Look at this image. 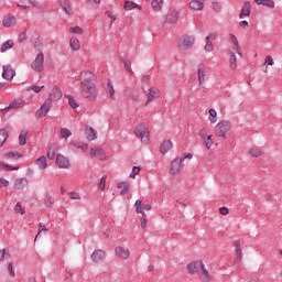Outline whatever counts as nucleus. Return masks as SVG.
<instances>
[{
	"instance_id": "f257e3e1",
	"label": "nucleus",
	"mask_w": 282,
	"mask_h": 282,
	"mask_svg": "<svg viewBox=\"0 0 282 282\" xmlns=\"http://www.w3.org/2000/svg\"><path fill=\"white\" fill-rule=\"evenodd\" d=\"M96 74L91 73L90 70H84L80 73L79 80H80V89L84 98L88 102L96 101L98 98V89H96Z\"/></svg>"
},
{
	"instance_id": "f03ea898",
	"label": "nucleus",
	"mask_w": 282,
	"mask_h": 282,
	"mask_svg": "<svg viewBox=\"0 0 282 282\" xmlns=\"http://www.w3.org/2000/svg\"><path fill=\"white\" fill-rule=\"evenodd\" d=\"M232 129V123L228 120H223L216 124L215 133L217 138H223V140H226V133Z\"/></svg>"
},
{
	"instance_id": "7ed1b4c3",
	"label": "nucleus",
	"mask_w": 282,
	"mask_h": 282,
	"mask_svg": "<svg viewBox=\"0 0 282 282\" xmlns=\"http://www.w3.org/2000/svg\"><path fill=\"white\" fill-rule=\"evenodd\" d=\"M177 45H178V50H191V47L195 45V36L183 35L182 37H180Z\"/></svg>"
},
{
	"instance_id": "20e7f679",
	"label": "nucleus",
	"mask_w": 282,
	"mask_h": 282,
	"mask_svg": "<svg viewBox=\"0 0 282 282\" xmlns=\"http://www.w3.org/2000/svg\"><path fill=\"white\" fill-rule=\"evenodd\" d=\"M134 133L137 138H141V142H143V144H149V128L147 127V124H139Z\"/></svg>"
},
{
	"instance_id": "39448f33",
	"label": "nucleus",
	"mask_w": 282,
	"mask_h": 282,
	"mask_svg": "<svg viewBox=\"0 0 282 282\" xmlns=\"http://www.w3.org/2000/svg\"><path fill=\"white\" fill-rule=\"evenodd\" d=\"M43 63H45V55L43 52H40L35 59L31 63V69H33V72H43V69H45Z\"/></svg>"
},
{
	"instance_id": "423d86ee",
	"label": "nucleus",
	"mask_w": 282,
	"mask_h": 282,
	"mask_svg": "<svg viewBox=\"0 0 282 282\" xmlns=\"http://www.w3.org/2000/svg\"><path fill=\"white\" fill-rule=\"evenodd\" d=\"M50 109H52V99H45L44 104L35 112V118H37V120H41V118H45V116L50 113Z\"/></svg>"
},
{
	"instance_id": "0eeeda50",
	"label": "nucleus",
	"mask_w": 282,
	"mask_h": 282,
	"mask_svg": "<svg viewBox=\"0 0 282 282\" xmlns=\"http://www.w3.org/2000/svg\"><path fill=\"white\" fill-rule=\"evenodd\" d=\"M14 76H17V70L12 68V65L9 64V65L2 66V78L4 80H12Z\"/></svg>"
},
{
	"instance_id": "6e6552de",
	"label": "nucleus",
	"mask_w": 282,
	"mask_h": 282,
	"mask_svg": "<svg viewBox=\"0 0 282 282\" xmlns=\"http://www.w3.org/2000/svg\"><path fill=\"white\" fill-rule=\"evenodd\" d=\"M10 133H12V126L7 124L4 128L0 129V147L6 144L8 138H10Z\"/></svg>"
},
{
	"instance_id": "1a4fd4ad",
	"label": "nucleus",
	"mask_w": 282,
	"mask_h": 282,
	"mask_svg": "<svg viewBox=\"0 0 282 282\" xmlns=\"http://www.w3.org/2000/svg\"><path fill=\"white\" fill-rule=\"evenodd\" d=\"M23 105L21 99H15L8 107L1 109V113H8V111H12L13 109H23Z\"/></svg>"
},
{
	"instance_id": "9d476101",
	"label": "nucleus",
	"mask_w": 282,
	"mask_h": 282,
	"mask_svg": "<svg viewBox=\"0 0 282 282\" xmlns=\"http://www.w3.org/2000/svg\"><path fill=\"white\" fill-rule=\"evenodd\" d=\"M204 267V262L202 261H194L187 264V270L189 274H197L199 270Z\"/></svg>"
},
{
	"instance_id": "9b49d317",
	"label": "nucleus",
	"mask_w": 282,
	"mask_h": 282,
	"mask_svg": "<svg viewBox=\"0 0 282 282\" xmlns=\"http://www.w3.org/2000/svg\"><path fill=\"white\" fill-rule=\"evenodd\" d=\"M55 164H57L58 169H69L70 166L69 159L62 154L56 155Z\"/></svg>"
},
{
	"instance_id": "f8f14e48",
	"label": "nucleus",
	"mask_w": 282,
	"mask_h": 282,
	"mask_svg": "<svg viewBox=\"0 0 282 282\" xmlns=\"http://www.w3.org/2000/svg\"><path fill=\"white\" fill-rule=\"evenodd\" d=\"M105 257H107V253L102 251V249L95 250L91 254V261L94 263H100L105 261Z\"/></svg>"
},
{
	"instance_id": "ddd939ff",
	"label": "nucleus",
	"mask_w": 282,
	"mask_h": 282,
	"mask_svg": "<svg viewBox=\"0 0 282 282\" xmlns=\"http://www.w3.org/2000/svg\"><path fill=\"white\" fill-rule=\"evenodd\" d=\"M63 98V90L58 88V86H55L52 91L50 93V96L46 100H51V105L53 100H61Z\"/></svg>"
},
{
	"instance_id": "4468645a",
	"label": "nucleus",
	"mask_w": 282,
	"mask_h": 282,
	"mask_svg": "<svg viewBox=\"0 0 282 282\" xmlns=\"http://www.w3.org/2000/svg\"><path fill=\"white\" fill-rule=\"evenodd\" d=\"M180 166H182V159L176 158L171 163L170 173L172 175H180Z\"/></svg>"
},
{
	"instance_id": "2eb2a0df",
	"label": "nucleus",
	"mask_w": 282,
	"mask_h": 282,
	"mask_svg": "<svg viewBox=\"0 0 282 282\" xmlns=\"http://www.w3.org/2000/svg\"><path fill=\"white\" fill-rule=\"evenodd\" d=\"M115 254H116L117 257H119V259H129V257H130L129 249H126V248L122 247V246L116 247V249H115Z\"/></svg>"
},
{
	"instance_id": "dca6fc26",
	"label": "nucleus",
	"mask_w": 282,
	"mask_h": 282,
	"mask_svg": "<svg viewBox=\"0 0 282 282\" xmlns=\"http://www.w3.org/2000/svg\"><path fill=\"white\" fill-rule=\"evenodd\" d=\"M251 12H252V4L250 3V1H246L241 9L239 18L246 19V17H250Z\"/></svg>"
},
{
	"instance_id": "f3484780",
	"label": "nucleus",
	"mask_w": 282,
	"mask_h": 282,
	"mask_svg": "<svg viewBox=\"0 0 282 282\" xmlns=\"http://www.w3.org/2000/svg\"><path fill=\"white\" fill-rule=\"evenodd\" d=\"M159 97H160V89H158L155 87H151L150 93L148 95V100L145 102V107L149 105V102H153Z\"/></svg>"
},
{
	"instance_id": "a211bd4d",
	"label": "nucleus",
	"mask_w": 282,
	"mask_h": 282,
	"mask_svg": "<svg viewBox=\"0 0 282 282\" xmlns=\"http://www.w3.org/2000/svg\"><path fill=\"white\" fill-rule=\"evenodd\" d=\"M2 25L4 28H12V25H17V18L12 13H9L3 18Z\"/></svg>"
},
{
	"instance_id": "6ab92c4d",
	"label": "nucleus",
	"mask_w": 282,
	"mask_h": 282,
	"mask_svg": "<svg viewBox=\"0 0 282 282\" xmlns=\"http://www.w3.org/2000/svg\"><path fill=\"white\" fill-rule=\"evenodd\" d=\"M90 155H91V158H96V155H98V158L101 162H105L107 160V155L105 154V150H102L100 148H98L96 150L94 148H91L90 149Z\"/></svg>"
},
{
	"instance_id": "aec40b11",
	"label": "nucleus",
	"mask_w": 282,
	"mask_h": 282,
	"mask_svg": "<svg viewBox=\"0 0 282 282\" xmlns=\"http://www.w3.org/2000/svg\"><path fill=\"white\" fill-rule=\"evenodd\" d=\"M59 7L69 17H72V14H74V10L72 9V6L69 4V0H59Z\"/></svg>"
},
{
	"instance_id": "412c9836",
	"label": "nucleus",
	"mask_w": 282,
	"mask_h": 282,
	"mask_svg": "<svg viewBox=\"0 0 282 282\" xmlns=\"http://www.w3.org/2000/svg\"><path fill=\"white\" fill-rule=\"evenodd\" d=\"M85 135L89 140V142H93V140L97 138L98 132L93 127L86 126Z\"/></svg>"
},
{
	"instance_id": "4be33fe9",
	"label": "nucleus",
	"mask_w": 282,
	"mask_h": 282,
	"mask_svg": "<svg viewBox=\"0 0 282 282\" xmlns=\"http://www.w3.org/2000/svg\"><path fill=\"white\" fill-rule=\"evenodd\" d=\"M229 36H230L232 50H235V52H237V54H238V56H240V58H243V53H241L239 51V41H237V36H235V34H229Z\"/></svg>"
},
{
	"instance_id": "5701e85b",
	"label": "nucleus",
	"mask_w": 282,
	"mask_h": 282,
	"mask_svg": "<svg viewBox=\"0 0 282 282\" xmlns=\"http://www.w3.org/2000/svg\"><path fill=\"white\" fill-rule=\"evenodd\" d=\"M178 20H180V13L177 12V10H173L170 14L166 15L165 23L173 25V23H175Z\"/></svg>"
},
{
	"instance_id": "b1692460",
	"label": "nucleus",
	"mask_w": 282,
	"mask_h": 282,
	"mask_svg": "<svg viewBox=\"0 0 282 282\" xmlns=\"http://www.w3.org/2000/svg\"><path fill=\"white\" fill-rule=\"evenodd\" d=\"M171 149H173V142L171 140H164L160 145V151L163 155H165V153H169Z\"/></svg>"
},
{
	"instance_id": "393cba45",
	"label": "nucleus",
	"mask_w": 282,
	"mask_h": 282,
	"mask_svg": "<svg viewBox=\"0 0 282 282\" xmlns=\"http://www.w3.org/2000/svg\"><path fill=\"white\" fill-rule=\"evenodd\" d=\"M123 10L129 11V10H142V6L131 1V0H126L123 4Z\"/></svg>"
},
{
	"instance_id": "a878e982",
	"label": "nucleus",
	"mask_w": 282,
	"mask_h": 282,
	"mask_svg": "<svg viewBox=\"0 0 282 282\" xmlns=\"http://www.w3.org/2000/svg\"><path fill=\"white\" fill-rule=\"evenodd\" d=\"M31 41H32L33 47H34V50H36V52H39V53L43 52V42L41 41V36L35 34L34 39H32Z\"/></svg>"
},
{
	"instance_id": "bb28decb",
	"label": "nucleus",
	"mask_w": 282,
	"mask_h": 282,
	"mask_svg": "<svg viewBox=\"0 0 282 282\" xmlns=\"http://www.w3.org/2000/svg\"><path fill=\"white\" fill-rule=\"evenodd\" d=\"M104 89L107 91V94H110V98L112 100H116V90L113 89V84L109 79L107 84H104Z\"/></svg>"
},
{
	"instance_id": "cd10ccee",
	"label": "nucleus",
	"mask_w": 282,
	"mask_h": 282,
	"mask_svg": "<svg viewBox=\"0 0 282 282\" xmlns=\"http://www.w3.org/2000/svg\"><path fill=\"white\" fill-rule=\"evenodd\" d=\"M206 65L204 64H198V83L202 85L204 80H206Z\"/></svg>"
},
{
	"instance_id": "c85d7f7f",
	"label": "nucleus",
	"mask_w": 282,
	"mask_h": 282,
	"mask_svg": "<svg viewBox=\"0 0 282 282\" xmlns=\"http://www.w3.org/2000/svg\"><path fill=\"white\" fill-rule=\"evenodd\" d=\"M35 164L41 169V171H45V169H47V158L45 155L40 156L36 159Z\"/></svg>"
},
{
	"instance_id": "c756f323",
	"label": "nucleus",
	"mask_w": 282,
	"mask_h": 282,
	"mask_svg": "<svg viewBox=\"0 0 282 282\" xmlns=\"http://www.w3.org/2000/svg\"><path fill=\"white\" fill-rule=\"evenodd\" d=\"M189 8L191 10H194V11L204 10V2L199 0H192L189 2Z\"/></svg>"
},
{
	"instance_id": "7c9ffc66",
	"label": "nucleus",
	"mask_w": 282,
	"mask_h": 282,
	"mask_svg": "<svg viewBox=\"0 0 282 282\" xmlns=\"http://www.w3.org/2000/svg\"><path fill=\"white\" fill-rule=\"evenodd\" d=\"M25 186H28V178H18L14 183L15 191H22Z\"/></svg>"
},
{
	"instance_id": "2f4dec72",
	"label": "nucleus",
	"mask_w": 282,
	"mask_h": 282,
	"mask_svg": "<svg viewBox=\"0 0 282 282\" xmlns=\"http://www.w3.org/2000/svg\"><path fill=\"white\" fill-rule=\"evenodd\" d=\"M202 272L199 273V279L203 282H210V274L208 273V270H206V268L203 267L200 268Z\"/></svg>"
},
{
	"instance_id": "473e14b6",
	"label": "nucleus",
	"mask_w": 282,
	"mask_h": 282,
	"mask_svg": "<svg viewBox=\"0 0 282 282\" xmlns=\"http://www.w3.org/2000/svg\"><path fill=\"white\" fill-rule=\"evenodd\" d=\"M229 65L231 69H237V55H235V52L229 51Z\"/></svg>"
},
{
	"instance_id": "72a5a7b5",
	"label": "nucleus",
	"mask_w": 282,
	"mask_h": 282,
	"mask_svg": "<svg viewBox=\"0 0 282 282\" xmlns=\"http://www.w3.org/2000/svg\"><path fill=\"white\" fill-rule=\"evenodd\" d=\"M69 45L73 52H78V50H80V41L77 37H70Z\"/></svg>"
},
{
	"instance_id": "f704fd0d",
	"label": "nucleus",
	"mask_w": 282,
	"mask_h": 282,
	"mask_svg": "<svg viewBox=\"0 0 282 282\" xmlns=\"http://www.w3.org/2000/svg\"><path fill=\"white\" fill-rule=\"evenodd\" d=\"M72 147L75 149H82V151H87V149H89V144L80 141H73Z\"/></svg>"
},
{
	"instance_id": "c9c22d12",
	"label": "nucleus",
	"mask_w": 282,
	"mask_h": 282,
	"mask_svg": "<svg viewBox=\"0 0 282 282\" xmlns=\"http://www.w3.org/2000/svg\"><path fill=\"white\" fill-rule=\"evenodd\" d=\"M26 138H28V130H22L19 135L20 147H25V144L28 143Z\"/></svg>"
},
{
	"instance_id": "e433bc0d",
	"label": "nucleus",
	"mask_w": 282,
	"mask_h": 282,
	"mask_svg": "<svg viewBox=\"0 0 282 282\" xmlns=\"http://www.w3.org/2000/svg\"><path fill=\"white\" fill-rule=\"evenodd\" d=\"M120 61L121 63H123L126 72H128V74H133V69H131V59L120 58Z\"/></svg>"
},
{
	"instance_id": "4c0bfd02",
	"label": "nucleus",
	"mask_w": 282,
	"mask_h": 282,
	"mask_svg": "<svg viewBox=\"0 0 282 282\" xmlns=\"http://www.w3.org/2000/svg\"><path fill=\"white\" fill-rule=\"evenodd\" d=\"M64 97L67 98L69 107H72V109H78V102L76 101L74 96H72V95H64Z\"/></svg>"
},
{
	"instance_id": "58836bf2",
	"label": "nucleus",
	"mask_w": 282,
	"mask_h": 282,
	"mask_svg": "<svg viewBox=\"0 0 282 282\" xmlns=\"http://www.w3.org/2000/svg\"><path fill=\"white\" fill-rule=\"evenodd\" d=\"M257 6H267V8H274V2L272 0H254Z\"/></svg>"
},
{
	"instance_id": "ea45409f",
	"label": "nucleus",
	"mask_w": 282,
	"mask_h": 282,
	"mask_svg": "<svg viewBox=\"0 0 282 282\" xmlns=\"http://www.w3.org/2000/svg\"><path fill=\"white\" fill-rule=\"evenodd\" d=\"M162 3H164V0H152L151 6L155 12H160L162 10Z\"/></svg>"
},
{
	"instance_id": "a19ab883",
	"label": "nucleus",
	"mask_w": 282,
	"mask_h": 282,
	"mask_svg": "<svg viewBox=\"0 0 282 282\" xmlns=\"http://www.w3.org/2000/svg\"><path fill=\"white\" fill-rule=\"evenodd\" d=\"M14 47V41L8 40L1 46V52H8V50H12Z\"/></svg>"
},
{
	"instance_id": "79ce46f5",
	"label": "nucleus",
	"mask_w": 282,
	"mask_h": 282,
	"mask_svg": "<svg viewBox=\"0 0 282 282\" xmlns=\"http://www.w3.org/2000/svg\"><path fill=\"white\" fill-rule=\"evenodd\" d=\"M122 186H123V188H122ZM117 188H122L120 191V195H127V193H129V185L124 182H119L117 184Z\"/></svg>"
},
{
	"instance_id": "37998d69",
	"label": "nucleus",
	"mask_w": 282,
	"mask_h": 282,
	"mask_svg": "<svg viewBox=\"0 0 282 282\" xmlns=\"http://www.w3.org/2000/svg\"><path fill=\"white\" fill-rule=\"evenodd\" d=\"M236 259H235V265H239L241 263V259H243V252L241 251V248L236 249Z\"/></svg>"
},
{
	"instance_id": "c03bdc74",
	"label": "nucleus",
	"mask_w": 282,
	"mask_h": 282,
	"mask_svg": "<svg viewBox=\"0 0 282 282\" xmlns=\"http://www.w3.org/2000/svg\"><path fill=\"white\" fill-rule=\"evenodd\" d=\"M72 135V131L67 128H61L59 130V138H64L65 140H67V138H69Z\"/></svg>"
},
{
	"instance_id": "a18cd8bd",
	"label": "nucleus",
	"mask_w": 282,
	"mask_h": 282,
	"mask_svg": "<svg viewBox=\"0 0 282 282\" xmlns=\"http://www.w3.org/2000/svg\"><path fill=\"white\" fill-rule=\"evenodd\" d=\"M4 155H6V158H7L8 160H10V159L19 160V159L23 158V154H21V153H19V152H8V153H6Z\"/></svg>"
},
{
	"instance_id": "49530a36",
	"label": "nucleus",
	"mask_w": 282,
	"mask_h": 282,
	"mask_svg": "<svg viewBox=\"0 0 282 282\" xmlns=\"http://www.w3.org/2000/svg\"><path fill=\"white\" fill-rule=\"evenodd\" d=\"M47 158L48 160H55L56 159V148L54 145H51L47 150Z\"/></svg>"
},
{
	"instance_id": "de8ad7c7",
	"label": "nucleus",
	"mask_w": 282,
	"mask_h": 282,
	"mask_svg": "<svg viewBox=\"0 0 282 282\" xmlns=\"http://www.w3.org/2000/svg\"><path fill=\"white\" fill-rule=\"evenodd\" d=\"M45 86H36V85H31L26 87V91H34L35 94H41L42 89H44Z\"/></svg>"
},
{
	"instance_id": "09e8293b",
	"label": "nucleus",
	"mask_w": 282,
	"mask_h": 282,
	"mask_svg": "<svg viewBox=\"0 0 282 282\" xmlns=\"http://www.w3.org/2000/svg\"><path fill=\"white\" fill-rule=\"evenodd\" d=\"M209 121L212 124H215L217 122V111L215 109H209Z\"/></svg>"
},
{
	"instance_id": "8fccbe9b",
	"label": "nucleus",
	"mask_w": 282,
	"mask_h": 282,
	"mask_svg": "<svg viewBox=\"0 0 282 282\" xmlns=\"http://www.w3.org/2000/svg\"><path fill=\"white\" fill-rule=\"evenodd\" d=\"M249 153L252 155V158H261V155H263V151L259 149H250Z\"/></svg>"
},
{
	"instance_id": "3c124183",
	"label": "nucleus",
	"mask_w": 282,
	"mask_h": 282,
	"mask_svg": "<svg viewBox=\"0 0 282 282\" xmlns=\"http://www.w3.org/2000/svg\"><path fill=\"white\" fill-rule=\"evenodd\" d=\"M46 199L44 200V205L46 208H52V205L54 204V197L45 195Z\"/></svg>"
},
{
	"instance_id": "603ef678",
	"label": "nucleus",
	"mask_w": 282,
	"mask_h": 282,
	"mask_svg": "<svg viewBox=\"0 0 282 282\" xmlns=\"http://www.w3.org/2000/svg\"><path fill=\"white\" fill-rule=\"evenodd\" d=\"M147 224H149V218H147L145 213H142V217H141V228H142V230L147 229Z\"/></svg>"
},
{
	"instance_id": "864d4df0",
	"label": "nucleus",
	"mask_w": 282,
	"mask_h": 282,
	"mask_svg": "<svg viewBox=\"0 0 282 282\" xmlns=\"http://www.w3.org/2000/svg\"><path fill=\"white\" fill-rule=\"evenodd\" d=\"M0 169H7V171H19V167H14L8 163H0Z\"/></svg>"
},
{
	"instance_id": "5fc2aeb1",
	"label": "nucleus",
	"mask_w": 282,
	"mask_h": 282,
	"mask_svg": "<svg viewBox=\"0 0 282 282\" xmlns=\"http://www.w3.org/2000/svg\"><path fill=\"white\" fill-rule=\"evenodd\" d=\"M134 206L137 208L138 215H142V213H144L142 208V200L140 199L135 200Z\"/></svg>"
},
{
	"instance_id": "6e6d98bb",
	"label": "nucleus",
	"mask_w": 282,
	"mask_h": 282,
	"mask_svg": "<svg viewBox=\"0 0 282 282\" xmlns=\"http://www.w3.org/2000/svg\"><path fill=\"white\" fill-rule=\"evenodd\" d=\"M140 171H142V166H133L130 173V177L135 178V175H138Z\"/></svg>"
},
{
	"instance_id": "4d7b16f0",
	"label": "nucleus",
	"mask_w": 282,
	"mask_h": 282,
	"mask_svg": "<svg viewBox=\"0 0 282 282\" xmlns=\"http://www.w3.org/2000/svg\"><path fill=\"white\" fill-rule=\"evenodd\" d=\"M203 141L207 149H210V147H213V135H207Z\"/></svg>"
},
{
	"instance_id": "13d9d810",
	"label": "nucleus",
	"mask_w": 282,
	"mask_h": 282,
	"mask_svg": "<svg viewBox=\"0 0 282 282\" xmlns=\"http://www.w3.org/2000/svg\"><path fill=\"white\" fill-rule=\"evenodd\" d=\"M212 9L214 10V12L219 13L221 12V4H219V2L217 1H214L212 3Z\"/></svg>"
},
{
	"instance_id": "bf43d9fd",
	"label": "nucleus",
	"mask_w": 282,
	"mask_h": 282,
	"mask_svg": "<svg viewBox=\"0 0 282 282\" xmlns=\"http://www.w3.org/2000/svg\"><path fill=\"white\" fill-rule=\"evenodd\" d=\"M106 185H107V176H102L98 184L99 191H105Z\"/></svg>"
},
{
	"instance_id": "052dcab7",
	"label": "nucleus",
	"mask_w": 282,
	"mask_h": 282,
	"mask_svg": "<svg viewBox=\"0 0 282 282\" xmlns=\"http://www.w3.org/2000/svg\"><path fill=\"white\" fill-rule=\"evenodd\" d=\"M69 32H72V34H83L85 31L80 26H74L69 29Z\"/></svg>"
},
{
	"instance_id": "680f3d73",
	"label": "nucleus",
	"mask_w": 282,
	"mask_h": 282,
	"mask_svg": "<svg viewBox=\"0 0 282 282\" xmlns=\"http://www.w3.org/2000/svg\"><path fill=\"white\" fill-rule=\"evenodd\" d=\"M205 52H213V50H215V46L213 45V42H210V40L205 41Z\"/></svg>"
},
{
	"instance_id": "e2e57ef3",
	"label": "nucleus",
	"mask_w": 282,
	"mask_h": 282,
	"mask_svg": "<svg viewBox=\"0 0 282 282\" xmlns=\"http://www.w3.org/2000/svg\"><path fill=\"white\" fill-rule=\"evenodd\" d=\"M15 213H20V215H25V209L21 206V203H17L15 208H14Z\"/></svg>"
},
{
	"instance_id": "0e129e2a",
	"label": "nucleus",
	"mask_w": 282,
	"mask_h": 282,
	"mask_svg": "<svg viewBox=\"0 0 282 282\" xmlns=\"http://www.w3.org/2000/svg\"><path fill=\"white\" fill-rule=\"evenodd\" d=\"M105 14H107L108 19H111L109 28L113 25V22L116 21V15H113V12L111 11H106Z\"/></svg>"
},
{
	"instance_id": "69168bd1",
	"label": "nucleus",
	"mask_w": 282,
	"mask_h": 282,
	"mask_svg": "<svg viewBox=\"0 0 282 282\" xmlns=\"http://www.w3.org/2000/svg\"><path fill=\"white\" fill-rule=\"evenodd\" d=\"M30 3L33 8H36L37 10H41V8H43V4H41V2L36 0H30Z\"/></svg>"
},
{
	"instance_id": "338daca9",
	"label": "nucleus",
	"mask_w": 282,
	"mask_h": 282,
	"mask_svg": "<svg viewBox=\"0 0 282 282\" xmlns=\"http://www.w3.org/2000/svg\"><path fill=\"white\" fill-rule=\"evenodd\" d=\"M28 39V31H24L19 34V43H23Z\"/></svg>"
},
{
	"instance_id": "774afa93",
	"label": "nucleus",
	"mask_w": 282,
	"mask_h": 282,
	"mask_svg": "<svg viewBox=\"0 0 282 282\" xmlns=\"http://www.w3.org/2000/svg\"><path fill=\"white\" fill-rule=\"evenodd\" d=\"M263 65H274V59L272 58V56L268 55Z\"/></svg>"
}]
</instances>
